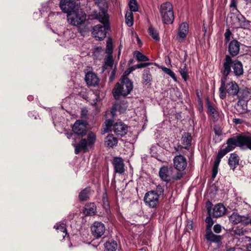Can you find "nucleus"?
I'll list each match as a JSON object with an SVG mask.
<instances>
[{
	"label": "nucleus",
	"instance_id": "1",
	"mask_svg": "<svg viewBox=\"0 0 251 251\" xmlns=\"http://www.w3.org/2000/svg\"><path fill=\"white\" fill-rule=\"evenodd\" d=\"M222 75L220 82L221 86L219 89V97L222 100H225L227 94L229 97L236 96L239 99H242L247 96L241 93L239 86L235 81L228 80V75L232 74L237 77H240L244 73L242 62L237 59H232L228 54L226 55L223 62V67L220 69Z\"/></svg>",
	"mask_w": 251,
	"mask_h": 251
},
{
	"label": "nucleus",
	"instance_id": "2",
	"mask_svg": "<svg viewBox=\"0 0 251 251\" xmlns=\"http://www.w3.org/2000/svg\"><path fill=\"white\" fill-rule=\"evenodd\" d=\"M93 13L94 18L99 20L101 24L93 27L92 34L97 40H102L106 37L107 31L109 28L108 24L105 23L107 21V12L102 9L99 12L94 11Z\"/></svg>",
	"mask_w": 251,
	"mask_h": 251
},
{
	"label": "nucleus",
	"instance_id": "3",
	"mask_svg": "<svg viewBox=\"0 0 251 251\" xmlns=\"http://www.w3.org/2000/svg\"><path fill=\"white\" fill-rule=\"evenodd\" d=\"M68 22L74 26H77L78 30L82 36L89 31L85 25L86 15L81 9H76L67 14Z\"/></svg>",
	"mask_w": 251,
	"mask_h": 251
},
{
	"label": "nucleus",
	"instance_id": "4",
	"mask_svg": "<svg viewBox=\"0 0 251 251\" xmlns=\"http://www.w3.org/2000/svg\"><path fill=\"white\" fill-rule=\"evenodd\" d=\"M249 141L246 138V135L239 134L235 137L228 138L226 140L227 146L224 149H221L218 152L217 156L223 158L228 152L233 150L236 147H242L246 146V143Z\"/></svg>",
	"mask_w": 251,
	"mask_h": 251
},
{
	"label": "nucleus",
	"instance_id": "5",
	"mask_svg": "<svg viewBox=\"0 0 251 251\" xmlns=\"http://www.w3.org/2000/svg\"><path fill=\"white\" fill-rule=\"evenodd\" d=\"M120 82L117 83L113 89V95L116 100L121 96H126L133 89V82L128 78H121Z\"/></svg>",
	"mask_w": 251,
	"mask_h": 251
},
{
	"label": "nucleus",
	"instance_id": "6",
	"mask_svg": "<svg viewBox=\"0 0 251 251\" xmlns=\"http://www.w3.org/2000/svg\"><path fill=\"white\" fill-rule=\"evenodd\" d=\"M112 130L114 133L118 136H123L126 134L127 131V126L122 122L120 121L114 124V121L112 119L106 120L104 122V125L102 129V133L109 132Z\"/></svg>",
	"mask_w": 251,
	"mask_h": 251
},
{
	"label": "nucleus",
	"instance_id": "7",
	"mask_svg": "<svg viewBox=\"0 0 251 251\" xmlns=\"http://www.w3.org/2000/svg\"><path fill=\"white\" fill-rule=\"evenodd\" d=\"M96 139L95 133L92 131H89L87 135V138H82L78 144H72L75 148V153L77 154L81 151L84 152L88 151L89 149L94 147Z\"/></svg>",
	"mask_w": 251,
	"mask_h": 251
},
{
	"label": "nucleus",
	"instance_id": "8",
	"mask_svg": "<svg viewBox=\"0 0 251 251\" xmlns=\"http://www.w3.org/2000/svg\"><path fill=\"white\" fill-rule=\"evenodd\" d=\"M160 13L163 23L172 24L174 20L173 7L170 2L163 3L159 9Z\"/></svg>",
	"mask_w": 251,
	"mask_h": 251
},
{
	"label": "nucleus",
	"instance_id": "9",
	"mask_svg": "<svg viewBox=\"0 0 251 251\" xmlns=\"http://www.w3.org/2000/svg\"><path fill=\"white\" fill-rule=\"evenodd\" d=\"M230 19L233 21L234 19L237 21L234 23L233 21L231 24L234 25L237 28H241L244 29H249L251 27V21L246 19V18L242 15L239 10L237 13L233 12L230 14Z\"/></svg>",
	"mask_w": 251,
	"mask_h": 251
},
{
	"label": "nucleus",
	"instance_id": "10",
	"mask_svg": "<svg viewBox=\"0 0 251 251\" xmlns=\"http://www.w3.org/2000/svg\"><path fill=\"white\" fill-rule=\"evenodd\" d=\"M205 228V238L207 241L210 243L219 244L221 242L223 239V236L221 235L215 234L212 231L211 228L213 224L210 219L207 220Z\"/></svg>",
	"mask_w": 251,
	"mask_h": 251
},
{
	"label": "nucleus",
	"instance_id": "11",
	"mask_svg": "<svg viewBox=\"0 0 251 251\" xmlns=\"http://www.w3.org/2000/svg\"><path fill=\"white\" fill-rule=\"evenodd\" d=\"M227 212V209L223 203H219L215 204L213 208L210 215L207 216L205 219V222H207V220L209 218L212 221L213 224L214 223L213 218H219L224 216Z\"/></svg>",
	"mask_w": 251,
	"mask_h": 251
},
{
	"label": "nucleus",
	"instance_id": "12",
	"mask_svg": "<svg viewBox=\"0 0 251 251\" xmlns=\"http://www.w3.org/2000/svg\"><path fill=\"white\" fill-rule=\"evenodd\" d=\"M159 195L154 191H151L146 193L144 200L147 205L151 208H155L159 202Z\"/></svg>",
	"mask_w": 251,
	"mask_h": 251
},
{
	"label": "nucleus",
	"instance_id": "13",
	"mask_svg": "<svg viewBox=\"0 0 251 251\" xmlns=\"http://www.w3.org/2000/svg\"><path fill=\"white\" fill-rule=\"evenodd\" d=\"M72 128L75 134L83 137L88 132V124L85 121L77 120L74 124Z\"/></svg>",
	"mask_w": 251,
	"mask_h": 251
},
{
	"label": "nucleus",
	"instance_id": "14",
	"mask_svg": "<svg viewBox=\"0 0 251 251\" xmlns=\"http://www.w3.org/2000/svg\"><path fill=\"white\" fill-rule=\"evenodd\" d=\"M206 103L207 106L206 112L209 118L213 122H216L219 118V114L216 104L214 102L210 101L208 99H206Z\"/></svg>",
	"mask_w": 251,
	"mask_h": 251
},
{
	"label": "nucleus",
	"instance_id": "15",
	"mask_svg": "<svg viewBox=\"0 0 251 251\" xmlns=\"http://www.w3.org/2000/svg\"><path fill=\"white\" fill-rule=\"evenodd\" d=\"M127 107V103L126 101H122L120 102H117L114 104L110 111H107L106 113V116H110L112 118H115L116 115V112L119 111L120 113L125 112Z\"/></svg>",
	"mask_w": 251,
	"mask_h": 251
},
{
	"label": "nucleus",
	"instance_id": "16",
	"mask_svg": "<svg viewBox=\"0 0 251 251\" xmlns=\"http://www.w3.org/2000/svg\"><path fill=\"white\" fill-rule=\"evenodd\" d=\"M93 235L96 238L100 237L105 232V227L101 222H95L91 227Z\"/></svg>",
	"mask_w": 251,
	"mask_h": 251
},
{
	"label": "nucleus",
	"instance_id": "17",
	"mask_svg": "<svg viewBox=\"0 0 251 251\" xmlns=\"http://www.w3.org/2000/svg\"><path fill=\"white\" fill-rule=\"evenodd\" d=\"M248 216H241L237 213L233 212L229 218V221L234 225L241 223L244 226L248 225Z\"/></svg>",
	"mask_w": 251,
	"mask_h": 251
},
{
	"label": "nucleus",
	"instance_id": "18",
	"mask_svg": "<svg viewBox=\"0 0 251 251\" xmlns=\"http://www.w3.org/2000/svg\"><path fill=\"white\" fill-rule=\"evenodd\" d=\"M241 43L237 40L233 39L229 42L228 45V51L230 57H234L237 55L240 51ZM232 58V57H231Z\"/></svg>",
	"mask_w": 251,
	"mask_h": 251
},
{
	"label": "nucleus",
	"instance_id": "19",
	"mask_svg": "<svg viewBox=\"0 0 251 251\" xmlns=\"http://www.w3.org/2000/svg\"><path fill=\"white\" fill-rule=\"evenodd\" d=\"M174 164L175 168L179 171L185 170L187 164L186 158L181 155L174 157Z\"/></svg>",
	"mask_w": 251,
	"mask_h": 251
},
{
	"label": "nucleus",
	"instance_id": "20",
	"mask_svg": "<svg viewBox=\"0 0 251 251\" xmlns=\"http://www.w3.org/2000/svg\"><path fill=\"white\" fill-rule=\"evenodd\" d=\"M59 6L62 11L68 14L69 12L74 11L75 3L72 0H61Z\"/></svg>",
	"mask_w": 251,
	"mask_h": 251
},
{
	"label": "nucleus",
	"instance_id": "21",
	"mask_svg": "<svg viewBox=\"0 0 251 251\" xmlns=\"http://www.w3.org/2000/svg\"><path fill=\"white\" fill-rule=\"evenodd\" d=\"M112 163L115 173L122 174L124 172V164L122 158L115 157L114 158Z\"/></svg>",
	"mask_w": 251,
	"mask_h": 251
},
{
	"label": "nucleus",
	"instance_id": "22",
	"mask_svg": "<svg viewBox=\"0 0 251 251\" xmlns=\"http://www.w3.org/2000/svg\"><path fill=\"white\" fill-rule=\"evenodd\" d=\"M85 80L88 85L93 86L98 85L99 81L96 74L91 72H88L86 74Z\"/></svg>",
	"mask_w": 251,
	"mask_h": 251
},
{
	"label": "nucleus",
	"instance_id": "23",
	"mask_svg": "<svg viewBox=\"0 0 251 251\" xmlns=\"http://www.w3.org/2000/svg\"><path fill=\"white\" fill-rule=\"evenodd\" d=\"M159 175L163 181L168 182L171 180L170 172L168 168L166 166H163L160 168Z\"/></svg>",
	"mask_w": 251,
	"mask_h": 251
},
{
	"label": "nucleus",
	"instance_id": "24",
	"mask_svg": "<svg viewBox=\"0 0 251 251\" xmlns=\"http://www.w3.org/2000/svg\"><path fill=\"white\" fill-rule=\"evenodd\" d=\"M239 160L240 158L236 153H231L228 161L230 169L234 171L237 166L239 165Z\"/></svg>",
	"mask_w": 251,
	"mask_h": 251
},
{
	"label": "nucleus",
	"instance_id": "25",
	"mask_svg": "<svg viewBox=\"0 0 251 251\" xmlns=\"http://www.w3.org/2000/svg\"><path fill=\"white\" fill-rule=\"evenodd\" d=\"M118 139L112 134H109L105 138L104 141V145L107 147L113 148L117 145Z\"/></svg>",
	"mask_w": 251,
	"mask_h": 251
},
{
	"label": "nucleus",
	"instance_id": "26",
	"mask_svg": "<svg viewBox=\"0 0 251 251\" xmlns=\"http://www.w3.org/2000/svg\"><path fill=\"white\" fill-rule=\"evenodd\" d=\"M182 144L185 149L189 150L191 146L192 136L190 133H184L182 136Z\"/></svg>",
	"mask_w": 251,
	"mask_h": 251
},
{
	"label": "nucleus",
	"instance_id": "27",
	"mask_svg": "<svg viewBox=\"0 0 251 251\" xmlns=\"http://www.w3.org/2000/svg\"><path fill=\"white\" fill-rule=\"evenodd\" d=\"M97 207L94 203H89L85 205L84 213L87 216H92L95 214Z\"/></svg>",
	"mask_w": 251,
	"mask_h": 251
},
{
	"label": "nucleus",
	"instance_id": "28",
	"mask_svg": "<svg viewBox=\"0 0 251 251\" xmlns=\"http://www.w3.org/2000/svg\"><path fill=\"white\" fill-rule=\"evenodd\" d=\"M188 25L186 23H182L179 27L177 36L181 39L186 37L188 32Z\"/></svg>",
	"mask_w": 251,
	"mask_h": 251
},
{
	"label": "nucleus",
	"instance_id": "29",
	"mask_svg": "<svg viewBox=\"0 0 251 251\" xmlns=\"http://www.w3.org/2000/svg\"><path fill=\"white\" fill-rule=\"evenodd\" d=\"M54 228L57 230L58 233H61V237L64 239L67 234V231L65 225L62 223L58 222L54 226Z\"/></svg>",
	"mask_w": 251,
	"mask_h": 251
},
{
	"label": "nucleus",
	"instance_id": "30",
	"mask_svg": "<svg viewBox=\"0 0 251 251\" xmlns=\"http://www.w3.org/2000/svg\"><path fill=\"white\" fill-rule=\"evenodd\" d=\"M222 158L217 155L215 160L214 161V164L212 169V179L213 180L216 176L218 172V167L221 161Z\"/></svg>",
	"mask_w": 251,
	"mask_h": 251
},
{
	"label": "nucleus",
	"instance_id": "31",
	"mask_svg": "<svg viewBox=\"0 0 251 251\" xmlns=\"http://www.w3.org/2000/svg\"><path fill=\"white\" fill-rule=\"evenodd\" d=\"M143 84L147 85L152 80V76L149 69L144 71L142 75Z\"/></svg>",
	"mask_w": 251,
	"mask_h": 251
},
{
	"label": "nucleus",
	"instance_id": "32",
	"mask_svg": "<svg viewBox=\"0 0 251 251\" xmlns=\"http://www.w3.org/2000/svg\"><path fill=\"white\" fill-rule=\"evenodd\" d=\"M104 247L107 251H115L117 247V244L113 240H109L104 244Z\"/></svg>",
	"mask_w": 251,
	"mask_h": 251
},
{
	"label": "nucleus",
	"instance_id": "33",
	"mask_svg": "<svg viewBox=\"0 0 251 251\" xmlns=\"http://www.w3.org/2000/svg\"><path fill=\"white\" fill-rule=\"evenodd\" d=\"M134 56L138 62H144L149 60V58L139 51L134 52Z\"/></svg>",
	"mask_w": 251,
	"mask_h": 251
},
{
	"label": "nucleus",
	"instance_id": "34",
	"mask_svg": "<svg viewBox=\"0 0 251 251\" xmlns=\"http://www.w3.org/2000/svg\"><path fill=\"white\" fill-rule=\"evenodd\" d=\"M126 23L128 26H131L133 24V14L131 11H126L125 15Z\"/></svg>",
	"mask_w": 251,
	"mask_h": 251
},
{
	"label": "nucleus",
	"instance_id": "35",
	"mask_svg": "<svg viewBox=\"0 0 251 251\" xmlns=\"http://www.w3.org/2000/svg\"><path fill=\"white\" fill-rule=\"evenodd\" d=\"M90 192V189L86 188L82 190L79 194V198L80 201H87L89 199V193Z\"/></svg>",
	"mask_w": 251,
	"mask_h": 251
},
{
	"label": "nucleus",
	"instance_id": "36",
	"mask_svg": "<svg viewBox=\"0 0 251 251\" xmlns=\"http://www.w3.org/2000/svg\"><path fill=\"white\" fill-rule=\"evenodd\" d=\"M113 59L111 55H108L104 58V65L103 67V70H104L106 69V67H109L112 68L113 65Z\"/></svg>",
	"mask_w": 251,
	"mask_h": 251
},
{
	"label": "nucleus",
	"instance_id": "37",
	"mask_svg": "<svg viewBox=\"0 0 251 251\" xmlns=\"http://www.w3.org/2000/svg\"><path fill=\"white\" fill-rule=\"evenodd\" d=\"M150 35L152 38L155 40V41H158L159 40L160 38L159 36L158 31L152 26L149 27L148 29Z\"/></svg>",
	"mask_w": 251,
	"mask_h": 251
},
{
	"label": "nucleus",
	"instance_id": "38",
	"mask_svg": "<svg viewBox=\"0 0 251 251\" xmlns=\"http://www.w3.org/2000/svg\"><path fill=\"white\" fill-rule=\"evenodd\" d=\"M179 71V73H180L182 78L185 81H186L188 78V70L187 68L186 64H183V66L180 67Z\"/></svg>",
	"mask_w": 251,
	"mask_h": 251
},
{
	"label": "nucleus",
	"instance_id": "39",
	"mask_svg": "<svg viewBox=\"0 0 251 251\" xmlns=\"http://www.w3.org/2000/svg\"><path fill=\"white\" fill-rule=\"evenodd\" d=\"M90 99V103L92 105H95L100 99L99 93L98 92L92 93L89 95Z\"/></svg>",
	"mask_w": 251,
	"mask_h": 251
},
{
	"label": "nucleus",
	"instance_id": "40",
	"mask_svg": "<svg viewBox=\"0 0 251 251\" xmlns=\"http://www.w3.org/2000/svg\"><path fill=\"white\" fill-rule=\"evenodd\" d=\"M129 11L132 12H136L138 10V7L136 0H130L128 3Z\"/></svg>",
	"mask_w": 251,
	"mask_h": 251
},
{
	"label": "nucleus",
	"instance_id": "41",
	"mask_svg": "<svg viewBox=\"0 0 251 251\" xmlns=\"http://www.w3.org/2000/svg\"><path fill=\"white\" fill-rule=\"evenodd\" d=\"M161 69L164 73L170 75L175 81H177V78L175 74L170 69L167 68L165 67H162Z\"/></svg>",
	"mask_w": 251,
	"mask_h": 251
},
{
	"label": "nucleus",
	"instance_id": "42",
	"mask_svg": "<svg viewBox=\"0 0 251 251\" xmlns=\"http://www.w3.org/2000/svg\"><path fill=\"white\" fill-rule=\"evenodd\" d=\"M213 205L212 203L210 201H208L205 204V207L206 208L207 213V216H209L213 211Z\"/></svg>",
	"mask_w": 251,
	"mask_h": 251
},
{
	"label": "nucleus",
	"instance_id": "43",
	"mask_svg": "<svg viewBox=\"0 0 251 251\" xmlns=\"http://www.w3.org/2000/svg\"><path fill=\"white\" fill-rule=\"evenodd\" d=\"M231 35H232V33L230 30L229 28L226 29L224 34L225 41L226 43L229 42Z\"/></svg>",
	"mask_w": 251,
	"mask_h": 251
},
{
	"label": "nucleus",
	"instance_id": "44",
	"mask_svg": "<svg viewBox=\"0 0 251 251\" xmlns=\"http://www.w3.org/2000/svg\"><path fill=\"white\" fill-rule=\"evenodd\" d=\"M157 145H152L150 148V153L151 156L156 158H157L158 156V154L157 153Z\"/></svg>",
	"mask_w": 251,
	"mask_h": 251
},
{
	"label": "nucleus",
	"instance_id": "45",
	"mask_svg": "<svg viewBox=\"0 0 251 251\" xmlns=\"http://www.w3.org/2000/svg\"><path fill=\"white\" fill-rule=\"evenodd\" d=\"M197 96L198 97V108L200 111H202L203 110V103H202V99L200 97V95L198 91H197Z\"/></svg>",
	"mask_w": 251,
	"mask_h": 251
},
{
	"label": "nucleus",
	"instance_id": "46",
	"mask_svg": "<svg viewBox=\"0 0 251 251\" xmlns=\"http://www.w3.org/2000/svg\"><path fill=\"white\" fill-rule=\"evenodd\" d=\"M113 51V47L111 41H108L107 42V45L106 48V52L108 54V55H111Z\"/></svg>",
	"mask_w": 251,
	"mask_h": 251
},
{
	"label": "nucleus",
	"instance_id": "47",
	"mask_svg": "<svg viewBox=\"0 0 251 251\" xmlns=\"http://www.w3.org/2000/svg\"><path fill=\"white\" fill-rule=\"evenodd\" d=\"M218 191V188L216 185V184H213L208 189V191L210 193H213V194H215Z\"/></svg>",
	"mask_w": 251,
	"mask_h": 251
},
{
	"label": "nucleus",
	"instance_id": "48",
	"mask_svg": "<svg viewBox=\"0 0 251 251\" xmlns=\"http://www.w3.org/2000/svg\"><path fill=\"white\" fill-rule=\"evenodd\" d=\"M222 227L219 224H216L213 226V231L217 234L220 233L222 231Z\"/></svg>",
	"mask_w": 251,
	"mask_h": 251
},
{
	"label": "nucleus",
	"instance_id": "49",
	"mask_svg": "<svg viewBox=\"0 0 251 251\" xmlns=\"http://www.w3.org/2000/svg\"><path fill=\"white\" fill-rule=\"evenodd\" d=\"M155 193H157L160 196L161 195H162L164 192V187L161 185H158L157 186L156 191H155Z\"/></svg>",
	"mask_w": 251,
	"mask_h": 251
},
{
	"label": "nucleus",
	"instance_id": "50",
	"mask_svg": "<svg viewBox=\"0 0 251 251\" xmlns=\"http://www.w3.org/2000/svg\"><path fill=\"white\" fill-rule=\"evenodd\" d=\"M213 129L216 135L219 136L222 134V130L218 125H215Z\"/></svg>",
	"mask_w": 251,
	"mask_h": 251
},
{
	"label": "nucleus",
	"instance_id": "51",
	"mask_svg": "<svg viewBox=\"0 0 251 251\" xmlns=\"http://www.w3.org/2000/svg\"><path fill=\"white\" fill-rule=\"evenodd\" d=\"M152 64V63H141L136 65V68L137 69L145 68Z\"/></svg>",
	"mask_w": 251,
	"mask_h": 251
},
{
	"label": "nucleus",
	"instance_id": "52",
	"mask_svg": "<svg viewBox=\"0 0 251 251\" xmlns=\"http://www.w3.org/2000/svg\"><path fill=\"white\" fill-rule=\"evenodd\" d=\"M230 8H233L232 9V11H233L234 9H235L236 11L238 10L237 8V2L236 0H231L230 4ZM237 11H236V13H237Z\"/></svg>",
	"mask_w": 251,
	"mask_h": 251
},
{
	"label": "nucleus",
	"instance_id": "53",
	"mask_svg": "<svg viewBox=\"0 0 251 251\" xmlns=\"http://www.w3.org/2000/svg\"><path fill=\"white\" fill-rule=\"evenodd\" d=\"M193 222L191 221H188L187 222L186 229L187 231H189V230H191L193 228Z\"/></svg>",
	"mask_w": 251,
	"mask_h": 251
},
{
	"label": "nucleus",
	"instance_id": "54",
	"mask_svg": "<svg viewBox=\"0 0 251 251\" xmlns=\"http://www.w3.org/2000/svg\"><path fill=\"white\" fill-rule=\"evenodd\" d=\"M246 138L249 141L248 143H246V147L251 150V136L246 135Z\"/></svg>",
	"mask_w": 251,
	"mask_h": 251
},
{
	"label": "nucleus",
	"instance_id": "55",
	"mask_svg": "<svg viewBox=\"0 0 251 251\" xmlns=\"http://www.w3.org/2000/svg\"><path fill=\"white\" fill-rule=\"evenodd\" d=\"M131 73V71H130L129 69H127L126 70L122 75L121 78H128L127 76Z\"/></svg>",
	"mask_w": 251,
	"mask_h": 251
},
{
	"label": "nucleus",
	"instance_id": "56",
	"mask_svg": "<svg viewBox=\"0 0 251 251\" xmlns=\"http://www.w3.org/2000/svg\"><path fill=\"white\" fill-rule=\"evenodd\" d=\"M243 120L241 119H234L233 120V122L236 124V125H239V124H241L243 123Z\"/></svg>",
	"mask_w": 251,
	"mask_h": 251
},
{
	"label": "nucleus",
	"instance_id": "57",
	"mask_svg": "<svg viewBox=\"0 0 251 251\" xmlns=\"http://www.w3.org/2000/svg\"><path fill=\"white\" fill-rule=\"evenodd\" d=\"M103 201L104 205L108 206V201L106 198H103Z\"/></svg>",
	"mask_w": 251,
	"mask_h": 251
},
{
	"label": "nucleus",
	"instance_id": "58",
	"mask_svg": "<svg viewBox=\"0 0 251 251\" xmlns=\"http://www.w3.org/2000/svg\"><path fill=\"white\" fill-rule=\"evenodd\" d=\"M247 251H251V243L247 246Z\"/></svg>",
	"mask_w": 251,
	"mask_h": 251
},
{
	"label": "nucleus",
	"instance_id": "59",
	"mask_svg": "<svg viewBox=\"0 0 251 251\" xmlns=\"http://www.w3.org/2000/svg\"><path fill=\"white\" fill-rule=\"evenodd\" d=\"M27 100L29 101H31L33 100V97L31 95H29L27 97Z\"/></svg>",
	"mask_w": 251,
	"mask_h": 251
},
{
	"label": "nucleus",
	"instance_id": "60",
	"mask_svg": "<svg viewBox=\"0 0 251 251\" xmlns=\"http://www.w3.org/2000/svg\"><path fill=\"white\" fill-rule=\"evenodd\" d=\"M128 69H129L130 71H131V72H132V71H133L134 70H135L136 69H137V68H136V66H135V67H134V66H132V67H131L129 68Z\"/></svg>",
	"mask_w": 251,
	"mask_h": 251
},
{
	"label": "nucleus",
	"instance_id": "61",
	"mask_svg": "<svg viewBox=\"0 0 251 251\" xmlns=\"http://www.w3.org/2000/svg\"><path fill=\"white\" fill-rule=\"evenodd\" d=\"M226 251H234V249L232 248H230L226 250Z\"/></svg>",
	"mask_w": 251,
	"mask_h": 251
},
{
	"label": "nucleus",
	"instance_id": "62",
	"mask_svg": "<svg viewBox=\"0 0 251 251\" xmlns=\"http://www.w3.org/2000/svg\"><path fill=\"white\" fill-rule=\"evenodd\" d=\"M248 3L251 4V0H245Z\"/></svg>",
	"mask_w": 251,
	"mask_h": 251
},
{
	"label": "nucleus",
	"instance_id": "63",
	"mask_svg": "<svg viewBox=\"0 0 251 251\" xmlns=\"http://www.w3.org/2000/svg\"><path fill=\"white\" fill-rule=\"evenodd\" d=\"M71 136H72V134H67V137L68 138H70Z\"/></svg>",
	"mask_w": 251,
	"mask_h": 251
},
{
	"label": "nucleus",
	"instance_id": "64",
	"mask_svg": "<svg viewBox=\"0 0 251 251\" xmlns=\"http://www.w3.org/2000/svg\"><path fill=\"white\" fill-rule=\"evenodd\" d=\"M244 91H245V92L246 93H248V91H246V90H244Z\"/></svg>",
	"mask_w": 251,
	"mask_h": 251
}]
</instances>
